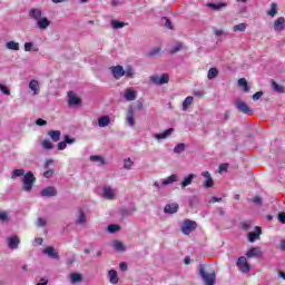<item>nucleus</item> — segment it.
I'll return each instance as SVG.
<instances>
[{"instance_id": "nucleus-59", "label": "nucleus", "mask_w": 285, "mask_h": 285, "mask_svg": "<svg viewBox=\"0 0 285 285\" xmlns=\"http://www.w3.org/2000/svg\"><path fill=\"white\" fill-rule=\"evenodd\" d=\"M119 268H120V271L126 273V271H128V263H126V262L120 263Z\"/></svg>"}, {"instance_id": "nucleus-57", "label": "nucleus", "mask_w": 285, "mask_h": 285, "mask_svg": "<svg viewBox=\"0 0 285 285\" xmlns=\"http://www.w3.org/2000/svg\"><path fill=\"white\" fill-rule=\"evenodd\" d=\"M0 222H8V213L0 212Z\"/></svg>"}, {"instance_id": "nucleus-58", "label": "nucleus", "mask_w": 285, "mask_h": 285, "mask_svg": "<svg viewBox=\"0 0 285 285\" xmlns=\"http://www.w3.org/2000/svg\"><path fill=\"white\" fill-rule=\"evenodd\" d=\"M67 147H68V145L66 144L65 140H62L58 144V150H66Z\"/></svg>"}, {"instance_id": "nucleus-63", "label": "nucleus", "mask_w": 285, "mask_h": 285, "mask_svg": "<svg viewBox=\"0 0 285 285\" xmlns=\"http://www.w3.org/2000/svg\"><path fill=\"white\" fill-rule=\"evenodd\" d=\"M37 285H48V279L41 278Z\"/></svg>"}, {"instance_id": "nucleus-60", "label": "nucleus", "mask_w": 285, "mask_h": 285, "mask_svg": "<svg viewBox=\"0 0 285 285\" xmlns=\"http://www.w3.org/2000/svg\"><path fill=\"white\" fill-rule=\"evenodd\" d=\"M36 125H37V126H47V125H48V121H46V120H43V119H41V118H38V119L36 120Z\"/></svg>"}, {"instance_id": "nucleus-36", "label": "nucleus", "mask_w": 285, "mask_h": 285, "mask_svg": "<svg viewBox=\"0 0 285 285\" xmlns=\"http://www.w3.org/2000/svg\"><path fill=\"white\" fill-rule=\"evenodd\" d=\"M114 248L117 250V253H124L126 250V245L119 240L114 242Z\"/></svg>"}, {"instance_id": "nucleus-19", "label": "nucleus", "mask_w": 285, "mask_h": 285, "mask_svg": "<svg viewBox=\"0 0 285 285\" xmlns=\"http://www.w3.org/2000/svg\"><path fill=\"white\" fill-rule=\"evenodd\" d=\"M195 177H197V175H195V174H189V175L185 176L183 181L180 183L181 189L184 190L185 188H187V186H190V184H193V179H195Z\"/></svg>"}, {"instance_id": "nucleus-54", "label": "nucleus", "mask_w": 285, "mask_h": 285, "mask_svg": "<svg viewBox=\"0 0 285 285\" xmlns=\"http://www.w3.org/2000/svg\"><path fill=\"white\" fill-rule=\"evenodd\" d=\"M163 21H165V28H168V30H173V22L168 18H163Z\"/></svg>"}, {"instance_id": "nucleus-47", "label": "nucleus", "mask_w": 285, "mask_h": 285, "mask_svg": "<svg viewBox=\"0 0 285 285\" xmlns=\"http://www.w3.org/2000/svg\"><path fill=\"white\" fill-rule=\"evenodd\" d=\"M41 146L45 150H52L55 148L50 140H42Z\"/></svg>"}, {"instance_id": "nucleus-26", "label": "nucleus", "mask_w": 285, "mask_h": 285, "mask_svg": "<svg viewBox=\"0 0 285 285\" xmlns=\"http://www.w3.org/2000/svg\"><path fill=\"white\" fill-rule=\"evenodd\" d=\"M29 88L31 89V91L33 92V95H39L41 88L39 86V81L38 80H30L29 82Z\"/></svg>"}, {"instance_id": "nucleus-3", "label": "nucleus", "mask_w": 285, "mask_h": 285, "mask_svg": "<svg viewBox=\"0 0 285 285\" xmlns=\"http://www.w3.org/2000/svg\"><path fill=\"white\" fill-rule=\"evenodd\" d=\"M199 275L203 278V281L205 282V285H215V282L217 281V276H216L215 272L206 273L204 267L199 268Z\"/></svg>"}, {"instance_id": "nucleus-44", "label": "nucleus", "mask_w": 285, "mask_h": 285, "mask_svg": "<svg viewBox=\"0 0 285 285\" xmlns=\"http://www.w3.org/2000/svg\"><path fill=\"white\" fill-rule=\"evenodd\" d=\"M184 150H186V144H184V142H180L174 147V153L176 155H181V153H184Z\"/></svg>"}, {"instance_id": "nucleus-6", "label": "nucleus", "mask_w": 285, "mask_h": 285, "mask_svg": "<svg viewBox=\"0 0 285 285\" xmlns=\"http://www.w3.org/2000/svg\"><path fill=\"white\" fill-rule=\"evenodd\" d=\"M235 106L239 112H243V115H247L248 117L253 116V109H250L246 102L237 100Z\"/></svg>"}, {"instance_id": "nucleus-13", "label": "nucleus", "mask_w": 285, "mask_h": 285, "mask_svg": "<svg viewBox=\"0 0 285 285\" xmlns=\"http://www.w3.org/2000/svg\"><path fill=\"white\" fill-rule=\"evenodd\" d=\"M255 230H256V232H250V233L248 234V236H247L248 242H249L250 244L255 243L256 239H259V237H261V235H262V227L256 226V227H255Z\"/></svg>"}, {"instance_id": "nucleus-21", "label": "nucleus", "mask_w": 285, "mask_h": 285, "mask_svg": "<svg viewBox=\"0 0 285 285\" xmlns=\"http://www.w3.org/2000/svg\"><path fill=\"white\" fill-rule=\"evenodd\" d=\"M68 97H69V100H68L69 106H79V104H81V99L77 97L75 92L69 91Z\"/></svg>"}, {"instance_id": "nucleus-45", "label": "nucleus", "mask_w": 285, "mask_h": 285, "mask_svg": "<svg viewBox=\"0 0 285 285\" xmlns=\"http://www.w3.org/2000/svg\"><path fill=\"white\" fill-rule=\"evenodd\" d=\"M132 166H135V163L130 158H126L124 160V168H125V170H131Z\"/></svg>"}, {"instance_id": "nucleus-32", "label": "nucleus", "mask_w": 285, "mask_h": 285, "mask_svg": "<svg viewBox=\"0 0 285 285\" xmlns=\"http://www.w3.org/2000/svg\"><path fill=\"white\" fill-rule=\"evenodd\" d=\"M90 161H94V164H99V166H106V159L104 156H90Z\"/></svg>"}, {"instance_id": "nucleus-5", "label": "nucleus", "mask_w": 285, "mask_h": 285, "mask_svg": "<svg viewBox=\"0 0 285 285\" xmlns=\"http://www.w3.org/2000/svg\"><path fill=\"white\" fill-rule=\"evenodd\" d=\"M149 81H151V83H155L156 86H164V83H168V81H170V77L168 76V73H163L161 76L154 75L149 78Z\"/></svg>"}, {"instance_id": "nucleus-16", "label": "nucleus", "mask_w": 285, "mask_h": 285, "mask_svg": "<svg viewBox=\"0 0 285 285\" xmlns=\"http://www.w3.org/2000/svg\"><path fill=\"white\" fill-rule=\"evenodd\" d=\"M177 210H179V205L176 203L168 204L164 208V213H166V215H175Z\"/></svg>"}, {"instance_id": "nucleus-35", "label": "nucleus", "mask_w": 285, "mask_h": 285, "mask_svg": "<svg viewBox=\"0 0 285 285\" xmlns=\"http://www.w3.org/2000/svg\"><path fill=\"white\" fill-rule=\"evenodd\" d=\"M39 52V48L35 47V42H26L24 43V52Z\"/></svg>"}, {"instance_id": "nucleus-24", "label": "nucleus", "mask_w": 285, "mask_h": 285, "mask_svg": "<svg viewBox=\"0 0 285 285\" xmlns=\"http://www.w3.org/2000/svg\"><path fill=\"white\" fill-rule=\"evenodd\" d=\"M49 26H50V20H48V18H46V17L40 18L37 21V27L39 28V30H46V29H48Z\"/></svg>"}, {"instance_id": "nucleus-56", "label": "nucleus", "mask_w": 285, "mask_h": 285, "mask_svg": "<svg viewBox=\"0 0 285 285\" xmlns=\"http://www.w3.org/2000/svg\"><path fill=\"white\" fill-rule=\"evenodd\" d=\"M37 226H38L39 228H43V226H46V219H43V218H38V219H37Z\"/></svg>"}, {"instance_id": "nucleus-64", "label": "nucleus", "mask_w": 285, "mask_h": 285, "mask_svg": "<svg viewBox=\"0 0 285 285\" xmlns=\"http://www.w3.org/2000/svg\"><path fill=\"white\" fill-rule=\"evenodd\" d=\"M281 250H283V253H285V239L281 240Z\"/></svg>"}, {"instance_id": "nucleus-46", "label": "nucleus", "mask_w": 285, "mask_h": 285, "mask_svg": "<svg viewBox=\"0 0 285 285\" xmlns=\"http://www.w3.org/2000/svg\"><path fill=\"white\" fill-rule=\"evenodd\" d=\"M125 77L128 79L135 78V69H132V67H127L125 70Z\"/></svg>"}, {"instance_id": "nucleus-28", "label": "nucleus", "mask_w": 285, "mask_h": 285, "mask_svg": "<svg viewBox=\"0 0 285 285\" xmlns=\"http://www.w3.org/2000/svg\"><path fill=\"white\" fill-rule=\"evenodd\" d=\"M41 9H31L29 11L30 19H35V21H39L41 18Z\"/></svg>"}, {"instance_id": "nucleus-29", "label": "nucleus", "mask_w": 285, "mask_h": 285, "mask_svg": "<svg viewBox=\"0 0 285 285\" xmlns=\"http://www.w3.org/2000/svg\"><path fill=\"white\" fill-rule=\"evenodd\" d=\"M110 125V117L109 116H101L98 119V126L99 128H106L107 126Z\"/></svg>"}, {"instance_id": "nucleus-11", "label": "nucleus", "mask_w": 285, "mask_h": 285, "mask_svg": "<svg viewBox=\"0 0 285 285\" xmlns=\"http://www.w3.org/2000/svg\"><path fill=\"white\" fill-rule=\"evenodd\" d=\"M124 99H126V101H135V99H137V91L132 87L127 88L124 94Z\"/></svg>"}, {"instance_id": "nucleus-38", "label": "nucleus", "mask_w": 285, "mask_h": 285, "mask_svg": "<svg viewBox=\"0 0 285 285\" xmlns=\"http://www.w3.org/2000/svg\"><path fill=\"white\" fill-rule=\"evenodd\" d=\"M246 28H248V24L242 22L233 27V32H246Z\"/></svg>"}, {"instance_id": "nucleus-61", "label": "nucleus", "mask_w": 285, "mask_h": 285, "mask_svg": "<svg viewBox=\"0 0 285 285\" xmlns=\"http://www.w3.org/2000/svg\"><path fill=\"white\" fill-rule=\"evenodd\" d=\"M278 222H281V224H285V213H279L278 214Z\"/></svg>"}, {"instance_id": "nucleus-55", "label": "nucleus", "mask_w": 285, "mask_h": 285, "mask_svg": "<svg viewBox=\"0 0 285 285\" xmlns=\"http://www.w3.org/2000/svg\"><path fill=\"white\" fill-rule=\"evenodd\" d=\"M263 96H264L263 91H257L256 94L253 95V100L259 101V99H262Z\"/></svg>"}, {"instance_id": "nucleus-9", "label": "nucleus", "mask_w": 285, "mask_h": 285, "mask_svg": "<svg viewBox=\"0 0 285 285\" xmlns=\"http://www.w3.org/2000/svg\"><path fill=\"white\" fill-rule=\"evenodd\" d=\"M126 124L129 128H135V108L129 107L126 114Z\"/></svg>"}, {"instance_id": "nucleus-42", "label": "nucleus", "mask_w": 285, "mask_h": 285, "mask_svg": "<svg viewBox=\"0 0 285 285\" xmlns=\"http://www.w3.org/2000/svg\"><path fill=\"white\" fill-rule=\"evenodd\" d=\"M238 86L240 88H244V92H248L250 90V88L248 87V81L246 80V78H240L238 80Z\"/></svg>"}, {"instance_id": "nucleus-14", "label": "nucleus", "mask_w": 285, "mask_h": 285, "mask_svg": "<svg viewBox=\"0 0 285 285\" xmlns=\"http://www.w3.org/2000/svg\"><path fill=\"white\" fill-rule=\"evenodd\" d=\"M41 197H57V188L49 186L40 191Z\"/></svg>"}, {"instance_id": "nucleus-25", "label": "nucleus", "mask_w": 285, "mask_h": 285, "mask_svg": "<svg viewBox=\"0 0 285 285\" xmlns=\"http://www.w3.org/2000/svg\"><path fill=\"white\" fill-rule=\"evenodd\" d=\"M207 7L210 8L212 10H214V11H217V10H222L224 8H227L228 3H226V2H217V3L209 2V3H207Z\"/></svg>"}, {"instance_id": "nucleus-62", "label": "nucleus", "mask_w": 285, "mask_h": 285, "mask_svg": "<svg viewBox=\"0 0 285 285\" xmlns=\"http://www.w3.org/2000/svg\"><path fill=\"white\" fill-rule=\"evenodd\" d=\"M253 202H254V204H262V197H259V196H255L254 198H253Z\"/></svg>"}, {"instance_id": "nucleus-37", "label": "nucleus", "mask_w": 285, "mask_h": 285, "mask_svg": "<svg viewBox=\"0 0 285 285\" xmlns=\"http://www.w3.org/2000/svg\"><path fill=\"white\" fill-rule=\"evenodd\" d=\"M119 230H121V226L117 224H111L107 227V233H109L110 235H114V233H119Z\"/></svg>"}, {"instance_id": "nucleus-27", "label": "nucleus", "mask_w": 285, "mask_h": 285, "mask_svg": "<svg viewBox=\"0 0 285 285\" xmlns=\"http://www.w3.org/2000/svg\"><path fill=\"white\" fill-rule=\"evenodd\" d=\"M262 256V250H259V247H252L250 249L247 250L246 257H261Z\"/></svg>"}, {"instance_id": "nucleus-51", "label": "nucleus", "mask_w": 285, "mask_h": 285, "mask_svg": "<svg viewBox=\"0 0 285 285\" xmlns=\"http://www.w3.org/2000/svg\"><path fill=\"white\" fill-rule=\"evenodd\" d=\"M0 92H1L2 95H6L7 97H9V95H10V89H9L7 86L0 83Z\"/></svg>"}, {"instance_id": "nucleus-52", "label": "nucleus", "mask_w": 285, "mask_h": 285, "mask_svg": "<svg viewBox=\"0 0 285 285\" xmlns=\"http://www.w3.org/2000/svg\"><path fill=\"white\" fill-rule=\"evenodd\" d=\"M63 141H65V144H69V145H72V144H75V141H76V139L75 138H71L70 136H68V135H65L63 136Z\"/></svg>"}, {"instance_id": "nucleus-8", "label": "nucleus", "mask_w": 285, "mask_h": 285, "mask_svg": "<svg viewBox=\"0 0 285 285\" xmlns=\"http://www.w3.org/2000/svg\"><path fill=\"white\" fill-rule=\"evenodd\" d=\"M202 177H204L203 186L205 188H213L215 186V181L213 180V176L210 175V171H203Z\"/></svg>"}, {"instance_id": "nucleus-30", "label": "nucleus", "mask_w": 285, "mask_h": 285, "mask_svg": "<svg viewBox=\"0 0 285 285\" xmlns=\"http://www.w3.org/2000/svg\"><path fill=\"white\" fill-rule=\"evenodd\" d=\"M86 222H87L86 213L83 212V209H79L76 223L79 225H83L86 224Z\"/></svg>"}, {"instance_id": "nucleus-18", "label": "nucleus", "mask_w": 285, "mask_h": 285, "mask_svg": "<svg viewBox=\"0 0 285 285\" xmlns=\"http://www.w3.org/2000/svg\"><path fill=\"white\" fill-rule=\"evenodd\" d=\"M173 132H175V129L169 128V129L165 130L164 132L156 134L154 136V138L157 139V141H161V139H168V137H170V135H173Z\"/></svg>"}, {"instance_id": "nucleus-53", "label": "nucleus", "mask_w": 285, "mask_h": 285, "mask_svg": "<svg viewBox=\"0 0 285 285\" xmlns=\"http://www.w3.org/2000/svg\"><path fill=\"white\" fill-rule=\"evenodd\" d=\"M53 175H55V170H52V169H47L43 173V177H46V179H50V177H52Z\"/></svg>"}, {"instance_id": "nucleus-1", "label": "nucleus", "mask_w": 285, "mask_h": 285, "mask_svg": "<svg viewBox=\"0 0 285 285\" xmlns=\"http://www.w3.org/2000/svg\"><path fill=\"white\" fill-rule=\"evenodd\" d=\"M119 195V189L112 187L111 185H105L102 187V197L109 202H115Z\"/></svg>"}, {"instance_id": "nucleus-7", "label": "nucleus", "mask_w": 285, "mask_h": 285, "mask_svg": "<svg viewBox=\"0 0 285 285\" xmlns=\"http://www.w3.org/2000/svg\"><path fill=\"white\" fill-rule=\"evenodd\" d=\"M236 266L239 268L242 273H249L250 272V265H248V261L246 257L240 256L236 263Z\"/></svg>"}, {"instance_id": "nucleus-12", "label": "nucleus", "mask_w": 285, "mask_h": 285, "mask_svg": "<svg viewBox=\"0 0 285 285\" xmlns=\"http://www.w3.org/2000/svg\"><path fill=\"white\" fill-rule=\"evenodd\" d=\"M274 30L275 32H284L285 30V18L279 17L274 21Z\"/></svg>"}, {"instance_id": "nucleus-31", "label": "nucleus", "mask_w": 285, "mask_h": 285, "mask_svg": "<svg viewBox=\"0 0 285 285\" xmlns=\"http://www.w3.org/2000/svg\"><path fill=\"white\" fill-rule=\"evenodd\" d=\"M48 136L50 137V139L55 142L59 141V139H61V131L60 130H50L48 132Z\"/></svg>"}, {"instance_id": "nucleus-4", "label": "nucleus", "mask_w": 285, "mask_h": 285, "mask_svg": "<svg viewBox=\"0 0 285 285\" xmlns=\"http://www.w3.org/2000/svg\"><path fill=\"white\" fill-rule=\"evenodd\" d=\"M197 228V223L195 220L186 219L181 225V233L184 235H190L193 230Z\"/></svg>"}, {"instance_id": "nucleus-22", "label": "nucleus", "mask_w": 285, "mask_h": 285, "mask_svg": "<svg viewBox=\"0 0 285 285\" xmlns=\"http://www.w3.org/2000/svg\"><path fill=\"white\" fill-rule=\"evenodd\" d=\"M82 281H83V276L80 273H71L69 275V282L71 284H81Z\"/></svg>"}, {"instance_id": "nucleus-48", "label": "nucleus", "mask_w": 285, "mask_h": 285, "mask_svg": "<svg viewBox=\"0 0 285 285\" xmlns=\"http://www.w3.org/2000/svg\"><path fill=\"white\" fill-rule=\"evenodd\" d=\"M272 88L275 90V92H285L284 86H281L275 81L272 82Z\"/></svg>"}, {"instance_id": "nucleus-10", "label": "nucleus", "mask_w": 285, "mask_h": 285, "mask_svg": "<svg viewBox=\"0 0 285 285\" xmlns=\"http://www.w3.org/2000/svg\"><path fill=\"white\" fill-rule=\"evenodd\" d=\"M111 75L114 76V79H121V77H125L126 71L122 66H116L111 67Z\"/></svg>"}, {"instance_id": "nucleus-2", "label": "nucleus", "mask_w": 285, "mask_h": 285, "mask_svg": "<svg viewBox=\"0 0 285 285\" xmlns=\"http://www.w3.org/2000/svg\"><path fill=\"white\" fill-rule=\"evenodd\" d=\"M36 181H37V178L35 177V174H32V171H28L27 174H24L22 178L23 190L26 193H30Z\"/></svg>"}, {"instance_id": "nucleus-20", "label": "nucleus", "mask_w": 285, "mask_h": 285, "mask_svg": "<svg viewBox=\"0 0 285 285\" xmlns=\"http://www.w3.org/2000/svg\"><path fill=\"white\" fill-rule=\"evenodd\" d=\"M43 254L48 255L51 259H59V252L55 247H47L43 249Z\"/></svg>"}, {"instance_id": "nucleus-43", "label": "nucleus", "mask_w": 285, "mask_h": 285, "mask_svg": "<svg viewBox=\"0 0 285 285\" xmlns=\"http://www.w3.org/2000/svg\"><path fill=\"white\" fill-rule=\"evenodd\" d=\"M267 14L268 17H272V19L277 16V3L273 2L271 4V9L267 11Z\"/></svg>"}, {"instance_id": "nucleus-49", "label": "nucleus", "mask_w": 285, "mask_h": 285, "mask_svg": "<svg viewBox=\"0 0 285 285\" xmlns=\"http://www.w3.org/2000/svg\"><path fill=\"white\" fill-rule=\"evenodd\" d=\"M183 45L181 42H177L171 49H170V55H175V52H179L181 50Z\"/></svg>"}, {"instance_id": "nucleus-23", "label": "nucleus", "mask_w": 285, "mask_h": 285, "mask_svg": "<svg viewBox=\"0 0 285 285\" xmlns=\"http://www.w3.org/2000/svg\"><path fill=\"white\" fill-rule=\"evenodd\" d=\"M175 181H179V177L177 176V174H173V175L168 176L167 178H165L161 181V186H170V184H175Z\"/></svg>"}, {"instance_id": "nucleus-15", "label": "nucleus", "mask_w": 285, "mask_h": 285, "mask_svg": "<svg viewBox=\"0 0 285 285\" xmlns=\"http://www.w3.org/2000/svg\"><path fill=\"white\" fill-rule=\"evenodd\" d=\"M107 278H108L109 283H111L112 285L119 284V275L117 274V271H115V269H110L108 272Z\"/></svg>"}, {"instance_id": "nucleus-17", "label": "nucleus", "mask_w": 285, "mask_h": 285, "mask_svg": "<svg viewBox=\"0 0 285 285\" xmlns=\"http://www.w3.org/2000/svg\"><path fill=\"white\" fill-rule=\"evenodd\" d=\"M19 237L17 236H11L7 239V244H8V247L11 249V250H16V248H19Z\"/></svg>"}, {"instance_id": "nucleus-33", "label": "nucleus", "mask_w": 285, "mask_h": 285, "mask_svg": "<svg viewBox=\"0 0 285 285\" xmlns=\"http://www.w3.org/2000/svg\"><path fill=\"white\" fill-rule=\"evenodd\" d=\"M110 23L114 30H121V28H126V26H128V23L121 22L119 20H111Z\"/></svg>"}, {"instance_id": "nucleus-39", "label": "nucleus", "mask_w": 285, "mask_h": 285, "mask_svg": "<svg viewBox=\"0 0 285 285\" xmlns=\"http://www.w3.org/2000/svg\"><path fill=\"white\" fill-rule=\"evenodd\" d=\"M6 49L7 50H14L16 52L19 51V42H14V41H8L6 43Z\"/></svg>"}, {"instance_id": "nucleus-50", "label": "nucleus", "mask_w": 285, "mask_h": 285, "mask_svg": "<svg viewBox=\"0 0 285 285\" xmlns=\"http://www.w3.org/2000/svg\"><path fill=\"white\" fill-rule=\"evenodd\" d=\"M159 52H161V48L156 47V48L151 49V50L147 53V56H149V57H155V56L159 55Z\"/></svg>"}, {"instance_id": "nucleus-34", "label": "nucleus", "mask_w": 285, "mask_h": 285, "mask_svg": "<svg viewBox=\"0 0 285 285\" xmlns=\"http://www.w3.org/2000/svg\"><path fill=\"white\" fill-rule=\"evenodd\" d=\"M193 101H195V98L193 96H188L183 101V110H188V108H190V106H193Z\"/></svg>"}, {"instance_id": "nucleus-41", "label": "nucleus", "mask_w": 285, "mask_h": 285, "mask_svg": "<svg viewBox=\"0 0 285 285\" xmlns=\"http://www.w3.org/2000/svg\"><path fill=\"white\" fill-rule=\"evenodd\" d=\"M219 75V70L217 68H210L207 72V79L213 80Z\"/></svg>"}, {"instance_id": "nucleus-40", "label": "nucleus", "mask_w": 285, "mask_h": 285, "mask_svg": "<svg viewBox=\"0 0 285 285\" xmlns=\"http://www.w3.org/2000/svg\"><path fill=\"white\" fill-rule=\"evenodd\" d=\"M26 175V170L20 168V169H14L12 173H11V179H17V177H24Z\"/></svg>"}]
</instances>
